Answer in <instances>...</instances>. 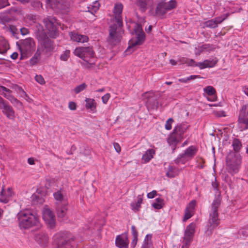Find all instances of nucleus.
Here are the masks:
<instances>
[{
  "label": "nucleus",
  "instance_id": "61",
  "mask_svg": "<svg viewBox=\"0 0 248 248\" xmlns=\"http://www.w3.org/2000/svg\"><path fill=\"white\" fill-rule=\"evenodd\" d=\"M21 33L22 35H26L28 33V30L25 28H22L20 29Z\"/></svg>",
  "mask_w": 248,
  "mask_h": 248
},
{
  "label": "nucleus",
  "instance_id": "42",
  "mask_svg": "<svg viewBox=\"0 0 248 248\" xmlns=\"http://www.w3.org/2000/svg\"><path fill=\"white\" fill-rule=\"evenodd\" d=\"M238 122L241 130L248 129V119L239 118Z\"/></svg>",
  "mask_w": 248,
  "mask_h": 248
},
{
  "label": "nucleus",
  "instance_id": "28",
  "mask_svg": "<svg viewBox=\"0 0 248 248\" xmlns=\"http://www.w3.org/2000/svg\"><path fill=\"white\" fill-rule=\"evenodd\" d=\"M155 154V151L153 149L147 150L143 155L141 158V161L143 163L149 162L153 157Z\"/></svg>",
  "mask_w": 248,
  "mask_h": 248
},
{
  "label": "nucleus",
  "instance_id": "34",
  "mask_svg": "<svg viewBox=\"0 0 248 248\" xmlns=\"http://www.w3.org/2000/svg\"><path fill=\"white\" fill-rule=\"evenodd\" d=\"M165 205L164 200L160 198H157L155 202L152 204V206L154 209L159 210L162 209Z\"/></svg>",
  "mask_w": 248,
  "mask_h": 248
},
{
  "label": "nucleus",
  "instance_id": "10",
  "mask_svg": "<svg viewBox=\"0 0 248 248\" xmlns=\"http://www.w3.org/2000/svg\"><path fill=\"white\" fill-rule=\"evenodd\" d=\"M42 217L47 225L53 228L55 225V217L53 212L47 206L45 207L42 210Z\"/></svg>",
  "mask_w": 248,
  "mask_h": 248
},
{
  "label": "nucleus",
  "instance_id": "12",
  "mask_svg": "<svg viewBox=\"0 0 248 248\" xmlns=\"http://www.w3.org/2000/svg\"><path fill=\"white\" fill-rule=\"evenodd\" d=\"M0 109L2 113L10 120L15 118V112L12 107L6 103L3 98L0 96Z\"/></svg>",
  "mask_w": 248,
  "mask_h": 248
},
{
  "label": "nucleus",
  "instance_id": "40",
  "mask_svg": "<svg viewBox=\"0 0 248 248\" xmlns=\"http://www.w3.org/2000/svg\"><path fill=\"white\" fill-rule=\"evenodd\" d=\"M85 59H82L85 62H87L90 65H93L94 64V58H93L94 54L93 51L92 50V54H85Z\"/></svg>",
  "mask_w": 248,
  "mask_h": 248
},
{
  "label": "nucleus",
  "instance_id": "11",
  "mask_svg": "<svg viewBox=\"0 0 248 248\" xmlns=\"http://www.w3.org/2000/svg\"><path fill=\"white\" fill-rule=\"evenodd\" d=\"M34 239L41 248H46L48 246L49 237L45 231H41L34 235Z\"/></svg>",
  "mask_w": 248,
  "mask_h": 248
},
{
  "label": "nucleus",
  "instance_id": "23",
  "mask_svg": "<svg viewBox=\"0 0 248 248\" xmlns=\"http://www.w3.org/2000/svg\"><path fill=\"white\" fill-rule=\"evenodd\" d=\"M188 127L189 125L187 124H181L176 126L173 131L179 137V139L182 140L183 139L184 134L186 132Z\"/></svg>",
  "mask_w": 248,
  "mask_h": 248
},
{
  "label": "nucleus",
  "instance_id": "64",
  "mask_svg": "<svg viewBox=\"0 0 248 248\" xmlns=\"http://www.w3.org/2000/svg\"><path fill=\"white\" fill-rule=\"evenodd\" d=\"M18 53L17 52H14L11 55V58L13 60H16L18 57Z\"/></svg>",
  "mask_w": 248,
  "mask_h": 248
},
{
  "label": "nucleus",
  "instance_id": "47",
  "mask_svg": "<svg viewBox=\"0 0 248 248\" xmlns=\"http://www.w3.org/2000/svg\"><path fill=\"white\" fill-rule=\"evenodd\" d=\"M173 122V120L172 118H169L166 122L165 124V129L167 130H170L172 128V124Z\"/></svg>",
  "mask_w": 248,
  "mask_h": 248
},
{
  "label": "nucleus",
  "instance_id": "33",
  "mask_svg": "<svg viewBox=\"0 0 248 248\" xmlns=\"http://www.w3.org/2000/svg\"><path fill=\"white\" fill-rule=\"evenodd\" d=\"M179 174L178 169L170 165L166 172V175L169 178H173Z\"/></svg>",
  "mask_w": 248,
  "mask_h": 248
},
{
  "label": "nucleus",
  "instance_id": "9",
  "mask_svg": "<svg viewBox=\"0 0 248 248\" xmlns=\"http://www.w3.org/2000/svg\"><path fill=\"white\" fill-rule=\"evenodd\" d=\"M54 245L57 248H71L72 247L71 241H67L66 234L62 232L55 234L53 237Z\"/></svg>",
  "mask_w": 248,
  "mask_h": 248
},
{
  "label": "nucleus",
  "instance_id": "14",
  "mask_svg": "<svg viewBox=\"0 0 248 248\" xmlns=\"http://www.w3.org/2000/svg\"><path fill=\"white\" fill-rule=\"evenodd\" d=\"M123 9V5L121 3H117L115 4L113 9V13L115 16L116 22L120 27L123 26L121 14Z\"/></svg>",
  "mask_w": 248,
  "mask_h": 248
},
{
  "label": "nucleus",
  "instance_id": "13",
  "mask_svg": "<svg viewBox=\"0 0 248 248\" xmlns=\"http://www.w3.org/2000/svg\"><path fill=\"white\" fill-rule=\"evenodd\" d=\"M241 162L240 157H236L233 162L227 161V170L232 174H235L238 172Z\"/></svg>",
  "mask_w": 248,
  "mask_h": 248
},
{
  "label": "nucleus",
  "instance_id": "45",
  "mask_svg": "<svg viewBox=\"0 0 248 248\" xmlns=\"http://www.w3.org/2000/svg\"><path fill=\"white\" fill-rule=\"evenodd\" d=\"M70 50H66L63 53H62L60 57V59L62 61H66L68 60L70 56Z\"/></svg>",
  "mask_w": 248,
  "mask_h": 248
},
{
  "label": "nucleus",
  "instance_id": "16",
  "mask_svg": "<svg viewBox=\"0 0 248 248\" xmlns=\"http://www.w3.org/2000/svg\"><path fill=\"white\" fill-rule=\"evenodd\" d=\"M14 195L12 188L8 187L7 189L2 188L0 192V202L3 203H7L10 200Z\"/></svg>",
  "mask_w": 248,
  "mask_h": 248
},
{
  "label": "nucleus",
  "instance_id": "3",
  "mask_svg": "<svg viewBox=\"0 0 248 248\" xmlns=\"http://www.w3.org/2000/svg\"><path fill=\"white\" fill-rule=\"evenodd\" d=\"M221 200L219 198H216L212 204V209L210 213V218L208 220V228L205 232L206 234L210 235L212 231L219 224L218 208L220 204Z\"/></svg>",
  "mask_w": 248,
  "mask_h": 248
},
{
  "label": "nucleus",
  "instance_id": "56",
  "mask_svg": "<svg viewBox=\"0 0 248 248\" xmlns=\"http://www.w3.org/2000/svg\"><path fill=\"white\" fill-rule=\"evenodd\" d=\"M138 241V237H133L132 241L131 243V248H135L137 245V242Z\"/></svg>",
  "mask_w": 248,
  "mask_h": 248
},
{
  "label": "nucleus",
  "instance_id": "30",
  "mask_svg": "<svg viewBox=\"0 0 248 248\" xmlns=\"http://www.w3.org/2000/svg\"><path fill=\"white\" fill-rule=\"evenodd\" d=\"M217 62L214 60H206L202 62L198 63V67L200 69H204L207 67H213L216 64Z\"/></svg>",
  "mask_w": 248,
  "mask_h": 248
},
{
  "label": "nucleus",
  "instance_id": "43",
  "mask_svg": "<svg viewBox=\"0 0 248 248\" xmlns=\"http://www.w3.org/2000/svg\"><path fill=\"white\" fill-rule=\"evenodd\" d=\"M232 146L235 152H239L242 147L240 141L237 139L234 140L232 143Z\"/></svg>",
  "mask_w": 248,
  "mask_h": 248
},
{
  "label": "nucleus",
  "instance_id": "19",
  "mask_svg": "<svg viewBox=\"0 0 248 248\" xmlns=\"http://www.w3.org/2000/svg\"><path fill=\"white\" fill-rule=\"evenodd\" d=\"M153 3V0H136V5L142 12H145L148 8L149 10L152 8L151 7V4Z\"/></svg>",
  "mask_w": 248,
  "mask_h": 248
},
{
  "label": "nucleus",
  "instance_id": "4",
  "mask_svg": "<svg viewBox=\"0 0 248 248\" xmlns=\"http://www.w3.org/2000/svg\"><path fill=\"white\" fill-rule=\"evenodd\" d=\"M156 7L155 9L151 8L149 10V13L153 16H156L162 18L169 11H170L176 7L177 2L176 0H170L169 1L164 2L166 0H161Z\"/></svg>",
  "mask_w": 248,
  "mask_h": 248
},
{
  "label": "nucleus",
  "instance_id": "58",
  "mask_svg": "<svg viewBox=\"0 0 248 248\" xmlns=\"http://www.w3.org/2000/svg\"><path fill=\"white\" fill-rule=\"evenodd\" d=\"M113 146L115 151L118 153H120L121 151V148L120 145L116 142L113 143Z\"/></svg>",
  "mask_w": 248,
  "mask_h": 248
},
{
  "label": "nucleus",
  "instance_id": "54",
  "mask_svg": "<svg viewBox=\"0 0 248 248\" xmlns=\"http://www.w3.org/2000/svg\"><path fill=\"white\" fill-rule=\"evenodd\" d=\"M8 5V0H0V9L4 8Z\"/></svg>",
  "mask_w": 248,
  "mask_h": 248
},
{
  "label": "nucleus",
  "instance_id": "26",
  "mask_svg": "<svg viewBox=\"0 0 248 248\" xmlns=\"http://www.w3.org/2000/svg\"><path fill=\"white\" fill-rule=\"evenodd\" d=\"M85 107L86 109L92 113L96 112V103L93 99L86 98L85 99Z\"/></svg>",
  "mask_w": 248,
  "mask_h": 248
},
{
  "label": "nucleus",
  "instance_id": "8",
  "mask_svg": "<svg viewBox=\"0 0 248 248\" xmlns=\"http://www.w3.org/2000/svg\"><path fill=\"white\" fill-rule=\"evenodd\" d=\"M44 23L47 29V33L50 37L55 38L58 34V22L54 17L49 16L44 19Z\"/></svg>",
  "mask_w": 248,
  "mask_h": 248
},
{
  "label": "nucleus",
  "instance_id": "44",
  "mask_svg": "<svg viewBox=\"0 0 248 248\" xmlns=\"http://www.w3.org/2000/svg\"><path fill=\"white\" fill-rule=\"evenodd\" d=\"M203 95L204 97L209 101L214 102L217 100V94H203Z\"/></svg>",
  "mask_w": 248,
  "mask_h": 248
},
{
  "label": "nucleus",
  "instance_id": "49",
  "mask_svg": "<svg viewBox=\"0 0 248 248\" xmlns=\"http://www.w3.org/2000/svg\"><path fill=\"white\" fill-rule=\"evenodd\" d=\"M35 79L36 82L40 84H44L45 83V80L41 75H36L35 77Z\"/></svg>",
  "mask_w": 248,
  "mask_h": 248
},
{
  "label": "nucleus",
  "instance_id": "59",
  "mask_svg": "<svg viewBox=\"0 0 248 248\" xmlns=\"http://www.w3.org/2000/svg\"><path fill=\"white\" fill-rule=\"evenodd\" d=\"M39 62V60L37 58H35L34 57H33L31 60H30V63L32 65H34L38 63Z\"/></svg>",
  "mask_w": 248,
  "mask_h": 248
},
{
  "label": "nucleus",
  "instance_id": "62",
  "mask_svg": "<svg viewBox=\"0 0 248 248\" xmlns=\"http://www.w3.org/2000/svg\"><path fill=\"white\" fill-rule=\"evenodd\" d=\"M188 60V59L183 57V58L180 59L179 61L183 64H185V63L186 64Z\"/></svg>",
  "mask_w": 248,
  "mask_h": 248
},
{
  "label": "nucleus",
  "instance_id": "57",
  "mask_svg": "<svg viewBox=\"0 0 248 248\" xmlns=\"http://www.w3.org/2000/svg\"><path fill=\"white\" fill-rule=\"evenodd\" d=\"M110 98L109 94H105L102 97V101L104 104H106Z\"/></svg>",
  "mask_w": 248,
  "mask_h": 248
},
{
  "label": "nucleus",
  "instance_id": "7",
  "mask_svg": "<svg viewBox=\"0 0 248 248\" xmlns=\"http://www.w3.org/2000/svg\"><path fill=\"white\" fill-rule=\"evenodd\" d=\"M195 229L196 224L194 222L187 226L184 232L182 248H188L194 238Z\"/></svg>",
  "mask_w": 248,
  "mask_h": 248
},
{
  "label": "nucleus",
  "instance_id": "22",
  "mask_svg": "<svg viewBox=\"0 0 248 248\" xmlns=\"http://www.w3.org/2000/svg\"><path fill=\"white\" fill-rule=\"evenodd\" d=\"M46 3L47 7H49L56 11L63 8L61 0H46Z\"/></svg>",
  "mask_w": 248,
  "mask_h": 248
},
{
  "label": "nucleus",
  "instance_id": "51",
  "mask_svg": "<svg viewBox=\"0 0 248 248\" xmlns=\"http://www.w3.org/2000/svg\"><path fill=\"white\" fill-rule=\"evenodd\" d=\"M131 233L133 237H138V232L136 230V228L135 226L133 225L131 227Z\"/></svg>",
  "mask_w": 248,
  "mask_h": 248
},
{
  "label": "nucleus",
  "instance_id": "29",
  "mask_svg": "<svg viewBox=\"0 0 248 248\" xmlns=\"http://www.w3.org/2000/svg\"><path fill=\"white\" fill-rule=\"evenodd\" d=\"M53 196L58 202L65 205L68 204L67 199L66 196L63 195L61 190H58L54 193Z\"/></svg>",
  "mask_w": 248,
  "mask_h": 248
},
{
  "label": "nucleus",
  "instance_id": "24",
  "mask_svg": "<svg viewBox=\"0 0 248 248\" xmlns=\"http://www.w3.org/2000/svg\"><path fill=\"white\" fill-rule=\"evenodd\" d=\"M92 54V49L89 47H78L74 51V54L82 59H85V54Z\"/></svg>",
  "mask_w": 248,
  "mask_h": 248
},
{
  "label": "nucleus",
  "instance_id": "48",
  "mask_svg": "<svg viewBox=\"0 0 248 248\" xmlns=\"http://www.w3.org/2000/svg\"><path fill=\"white\" fill-rule=\"evenodd\" d=\"M42 53H44L43 50H42L41 48L38 47V49H37L36 53L34 55L33 57L35 58H37L38 59V60L40 61V60L41 59V54H42Z\"/></svg>",
  "mask_w": 248,
  "mask_h": 248
},
{
  "label": "nucleus",
  "instance_id": "46",
  "mask_svg": "<svg viewBox=\"0 0 248 248\" xmlns=\"http://www.w3.org/2000/svg\"><path fill=\"white\" fill-rule=\"evenodd\" d=\"M86 84L85 83H82L81 85H79L76 87L74 90V91L76 93H79L83 91L86 89Z\"/></svg>",
  "mask_w": 248,
  "mask_h": 248
},
{
  "label": "nucleus",
  "instance_id": "37",
  "mask_svg": "<svg viewBox=\"0 0 248 248\" xmlns=\"http://www.w3.org/2000/svg\"><path fill=\"white\" fill-rule=\"evenodd\" d=\"M190 159L185 155L184 153L180 154L177 158L175 160V162L177 164H185L186 162Z\"/></svg>",
  "mask_w": 248,
  "mask_h": 248
},
{
  "label": "nucleus",
  "instance_id": "32",
  "mask_svg": "<svg viewBox=\"0 0 248 248\" xmlns=\"http://www.w3.org/2000/svg\"><path fill=\"white\" fill-rule=\"evenodd\" d=\"M152 238V234H147L145 237L140 248H154Z\"/></svg>",
  "mask_w": 248,
  "mask_h": 248
},
{
  "label": "nucleus",
  "instance_id": "2",
  "mask_svg": "<svg viewBox=\"0 0 248 248\" xmlns=\"http://www.w3.org/2000/svg\"><path fill=\"white\" fill-rule=\"evenodd\" d=\"M131 26L133 28V33L135 34V36L132 37L129 41L128 47L125 51L126 54L134 51L136 46L142 45L145 39V34L141 25L136 23H132Z\"/></svg>",
  "mask_w": 248,
  "mask_h": 248
},
{
  "label": "nucleus",
  "instance_id": "39",
  "mask_svg": "<svg viewBox=\"0 0 248 248\" xmlns=\"http://www.w3.org/2000/svg\"><path fill=\"white\" fill-rule=\"evenodd\" d=\"M99 7L100 4L99 2L96 0L93 2L92 4H90L88 6V8L90 12H91L92 14H93L94 13H96L98 11V10L99 8Z\"/></svg>",
  "mask_w": 248,
  "mask_h": 248
},
{
  "label": "nucleus",
  "instance_id": "63",
  "mask_svg": "<svg viewBox=\"0 0 248 248\" xmlns=\"http://www.w3.org/2000/svg\"><path fill=\"white\" fill-rule=\"evenodd\" d=\"M16 91L18 93H25L22 89L18 86L16 87Z\"/></svg>",
  "mask_w": 248,
  "mask_h": 248
},
{
  "label": "nucleus",
  "instance_id": "5",
  "mask_svg": "<svg viewBox=\"0 0 248 248\" xmlns=\"http://www.w3.org/2000/svg\"><path fill=\"white\" fill-rule=\"evenodd\" d=\"M18 46L22 58L27 57L35 49V42L31 38H28L21 40L19 45H18Z\"/></svg>",
  "mask_w": 248,
  "mask_h": 248
},
{
  "label": "nucleus",
  "instance_id": "18",
  "mask_svg": "<svg viewBox=\"0 0 248 248\" xmlns=\"http://www.w3.org/2000/svg\"><path fill=\"white\" fill-rule=\"evenodd\" d=\"M143 194L141 195H138L136 199L130 203V208L134 212V213H138L139 212L141 209V204L143 202Z\"/></svg>",
  "mask_w": 248,
  "mask_h": 248
},
{
  "label": "nucleus",
  "instance_id": "25",
  "mask_svg": "<svg viewBox=\"0 0 248 248\" xmlns=\"http://www.w3.org/2000/svg\"><path fill=\"white\" fill-rule=\"evenodd\" d=\"M71 39L74 41L79 43H85L88 41V37L84 35L79 34L76 32H71L70 33Z\"/></svg>",
  "mask_w": 248,
  "mask_h": 248
},
{
  "label": "nucleus",
  "instance_id": "50",
  "mask_svg": "<svg viewBox=\"0 0 248 248\" xmlns=\"http://www.w3.org/2000/svg\"><path fill=\"white\" fill-rule=\"evenodd\" d=\"M204 93H216V91L213 87L208 86L203 89Z\"/></svg>",
  "mask_w": 248,
  "mask_h": 248
},
{
  "label": "nucleus",
  "instance_id": "21",
  "mask_svg": "<svg viewBox=\"0 0 248 248\" xmlns=\"http://www.w3.org/2000/svg\"><path fill=\"white\" fill-rule=\"evenodd\" d=\"M225 19V18L223 16L217 17L205 22L204 25L206 27L215 28L217 27L219 23H221Z\"/></svg>",
  "mask_w": 248,
  "mask_h": 248
},
{
  "label": "nucleus",
  "instance_id": "17",
  "mask_svg": "<svg viewBox=\"0 0 248 248\" xmlns=\"http://www.w3.org/2000/svg\"><path fill=\"white\" fill-rule=\"evenodd\" d=\"M115 244L116 246L119 248H128L129 241L127 234L123 233L117 236Z\"/></svg>",
  "mask_w": 248,
  "mask_h": 248
},
{
  "label": "nucleus",
  "instance_id": "38",
  "mask_svg": "<svg viewBox=\"0 0 248 248\" xmlns=\"http://www.w3.org/2000/svg\"><path fill=\"white\" fill-rule=\"evenodd\" d=\"M9 48L7 41L3 38H0V53L6 52Z\"/></svg>",
  "mask_w": 248,
  "mask_h": 248
},
{
  "label": "nucleus",
  "instance_id": "52",
  "mask_svg": "<svg viewBox=\"0 0 248 248\" xmlns=\"http://www.w3.org/2000/svg\"><path fill=\"white\" fill-rule=\"evenodd\" d=\"M68 108L70 110H75L77 109V104L74 102H70L68 104Z\"/></svg>",
  "mask_w": 248,
  "mask_h": 248
},
{
  "label": "nucleus",
  "instance_id": "53",
  "mask_svg": "<svg viewBox=\"0 0 248 248\" xmlns=\"http://www.w3.org/2000/svg\"><path fill=\"white\" fill-rule=\"evenodd\" d=\"M157 194V192L156 190H153L152 191L148 193L147 195V197L148 199H153Z\"/></svg>",
  "mask_w": 248,
  "mask_h": 248
},
{
  "label": "nucleus",
  "instance_id": "1",
  "mask_svg": "<svg viewBox=\"0 0 248 248\" xmlns=\"http://www.w3.org/2000/svg\"><path fill=\"white\" fill-rule=\"evenodd\" d=\"M19 227L21 229L27 230L33 227H41L39 216L33 214L29 210L20 211L17 214Z\"/></svg>",
  "mask_w": 248,
  "mask_h": 248
},
{
  "label": "nucleus",
  "instance_id": "35",
  "mask_svg": "<svg viewBox=\"0 0 248 248\" xmlns=\"http://www.w3.org/2000/svg\"><path fill=\"white\" fill-rule=\"evenodd\" d=\"M4 97L9 100L11 102L17 107L20 108L22 106V103L12 95V94H4Z\"/></svg>",
  "mask_w": 248,
  "mask_h": 248
},
{
  "label": "nucleus",
  "instance_id": "6",
  "mask_svg": "<svg viewBox=\"0 0 248 248\" xmlns=\"http://www.w3.org/2000/svg\"><path fill=\"white\" fill-rule=\"evenodd\" d=\"M122 26L114 25L110 27L109 36L108 39V42L112 45H116L121 41L124 31Z\"/></svg>",
  "mask_w": 248,
  "mask_h": 248
},
{
  "label": "nucleus",
  "instance_id": "36",
  "mask_svg": "<svg viewBox=\"0 0 248 248\" xmlns=\"http://www.w3.org/2000/svg\"><path fill=\"white\" fill-rule=\"evenodd\" d=\"M62 205L58 208V210H57V215L59 217H61V218H62V217H64L66 213H67V205L68 204H62Z\"/></svg>",
  "mask_w": 248,
  "mask_h": 248
},
{
  "label": "nucleus",
  "instance_id": "41",
  "mask_svg": "<svg viewBox=\"0 0 248 248\" xmlns=\"http://www.w3.org/2000/svg\"><path fill=\"white\" fill-rule=\"evenodd\" d=\"M38 17L33 15H27L25 17V20L27 23L30 25H32L37 22Z\"/></svg>",
  "mask_w": 248,
  "mask_h": 248
},
{
  "label": "nucleus",
  "instance_id": "27",
  "mask_svg": "<svg viewBox=\"0 0 248 248\" xmlns=\"http://www.w3.org/2000/svg\"><path fill=\"white\" fill-rule=\"evenodd\" d=\"M39 47L42 48L43 53L46 54L52 52L54 49L53 43L49 40L45 42L42 46Z\"/></svg>",
  "mask_w": 248,
  "mask_h": 248
},
{
  "label": "nucleus",
  "instance_id": "31",
  "mask_svg": "<svg viewBox=\"0 0 248 248\" xmlns=\"http://www.w3.org/2000/svg\"><path fill=\"white\" fill-rule=\"evenodd\" d=\"M198 148L195 146L188 147L184 152L185 155L187 156L190 159H191L197 154Z\"/></svg>",
  "mask_w": 248,
  "mask_h": 248
},
{
  "label": "nucleus",
  "instance_id": "15",
  "mask_svg": "<svg viewBox=\"0 0 248 248\" xmlns=\"http://www.w3.org/2000/svg\"><path fill=\"white\" fill-rule=\"evenodd\" d=\"M196 204V201L192 200L187 205L185 211L183 221L186 222L187 220L191 217L194 215L195 208Z\"/></svg>",
  "mask_w": 248,
  "mask_h": 248
},
{
  "label": "nucleus",
  "instance_id": "20",
  "mask_svg": "<svg viewBox=\"0 0 248 248\" xmlns=\"http://www.w3.org/2000/svg\"><path fill=\"white\" fill-rule=\"evenodd\" d=\"M182 140L173 131L170 134L167 139V142L170 146L172 147L173 151L175 149L177 144Z\"/></svg>",
  "mask_w": 248,
  "mask_h": 248
},
{
  "label": "nucleus",
  "instance_id": "60",
  "mask_svg": "<svg viewBox=\"0 0 248 248\" xmlns=\"http://www.w3.org/2000/svg\"><path fill=\"white\" fill-rule=\"evenodd\" d=\"M212 186L214 189V190L217 191L218 190V184L216 181V179L215 180L214 182H212Z\"/></svg>",
  "mask_w": 248,
  "mask_h": 248
},
{
  "label": "nucleus",
  "instance_id": "55",
  "mask_svg": "<svg viewBox=\"0 0 248 248\" xmlns=\"http://www.w3.org/2000/svg\"><path fill=\"white\" fill-rule=\"evenodd\" d=\"M188 66H197L198 63H196L193 59H189L186 63Z\"/></svg>",
  "mask_w": 248,
  "mask_h": 248
}]
</instances>
